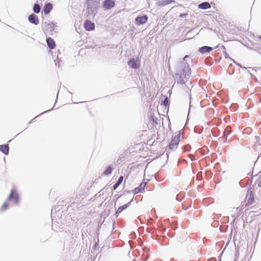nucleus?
I'll return each mask as SVG.
<instances>
[{
  "label": "nucleus",
  "instance_id": "nucleus-52",
  "mask_svg": "<svg viewBox=\"0 0 261 261\" xmlns=\"http://www.w3.org/2000/svg\"><path fill=\"white\" fill-rule=\"evenodd\" d=\"M42 1H43V0H37V2H39V1H40V2H41Z\"/></svg>",
  "mask_w": 261,
  "mask_h": 261
},
{
  "label": "nucleus",
  "instance_id": "nucleus-9",
  "mask_svg": "<svg viewBox=\"0 0 261 261\" xmlns=\"http://www.w3.org/2000/svg\"><path fill=\"white\" fill-rule=\"evenodd\" d=\"M128 65L134 69H139L140 67L139 60H136L135 58H131L127 62Z\"/></svg>",
  "mask_w": 261,
  "mask_h": 261
},
{
  "label": "nucleus",
  "instance_id": "nucleus-3",
  "mask_svg": "<svg viewBox=\"0 0 261 261\" xmlns=\"http://www.w3.org/2000/svg\"><path fill=\"white\" fill-rule=\"evenodd\" d=\"M254 200V195L252 192H250L249 193H247L246 199L243 202V203L241 206V208L240 207L236 208L237 211H239V212H241V210H243L245 207L251 205Z\"/></svg>",
  "mask_w": 261,
  "mask_h": 261
},
{
  "label": "nucleus",
  "instance_id": "nucleus-53",
  "mask_svg": "<svg viewBox=\"0 0 261 261\" xmlns=\"http://www.w3.org/2000/svg\"><path fill=\"white\" fill-rule=\"evenodd\" d=\"M54 61H55V65H56V66H57V63L56 62V60H54Z\"/></svg>",
  "mask_w": 261,
  "mask_h": 261
},
{
  "label": "nucleus",
  "instance_id": "nucleus-55",
  "mask_svg": "<svg viewBox=\"0 0 261 261\" xmlns=\"http://www.w3.org/2000/svg\"><path fill=\"white\" fill-rule=\"evenodd\" d=\"M191 31H189V32H188V33H187V34H189L190 33H191Z\"/></svg>",
  "mask_w": 261,
  "mask_h": 261
},
{
  "label": "nucleus",
  "instance_id": "nucleus-28",
  "mask_svg": "<svg viewBox=\"0 0 261 261\" xmlns=\"http://www.w3.org/2000/svg\"><path fill=\"white\" fill-rule=\"evenodd\" d=\"M220 131L219 130H217V129H216L215 130H212L213 135L215 137L218 136L219 134H220Z\"/></svg>",
  "mask_w": 261,
  "mask_h": 261
},
{
  "label": "nucleus",
  "instance_id": "nucleus-62",
  "mask_svg": "<svg viewBox=\"0 0 261 261\" xmlns=\"http://www.w3.org/2000/svg\"><path fill=\"white\" fill-rule=\"evenodd\" d=\"M56 101H57L56 100ZM55 105H56V103H54V106H55Z\"/></svg>",
  "mask_w": 261,
  "mask_h": 261
},
{
  "label": "nucleus",
  "instance_id": "nucleus-30",
  "mask_svg": "<svg viewBox=\"0 0 261 261\" xmlns=\"http://www.w3.org/2000/svg\"><path fill=\"white\" fill-rule=\"evenodd\" d=\"M97 1V0H86V4L93 3L98 4Z\"/></svg>",
  "mask_w": 261,
  "mask_h": 261
},
{
  "label": "nucleus",
  "instance_id": "nucleus-27",
  "mask_svg": "<svg viewBox=\"0 0 261 261\" xmlns=\"http://www.w3.org/2000/svg\"><path fill=\"white\" fill-rule=\"evenodd\" d=\"M223 54H224V55L225 56V59H229L230 61H232L233 63H236L235 60H234L233 59L230 58L229 57V55L226 53V51L225 50L223 51Z\"/></svg>",
  "mask_w": 261,
  "mask_h": 261
},
{
  "label": "nucleus",
  "instance_id": "nucleus-32",
  "mask_svg": "<svg viewBox=\"0 0 261 261\" xmlns=\"http://www.w3.org/2000/svg\"><path fill=\"white\" fill-rule=\"evenodd\" d=\"M191 149V146L189 144H187L184 146L185 151H189Z\"/></svg>",
  "mask_w": 261,
  "mask_h": 261
},
{
  "label": "nucleus",
  "instance_id": "nucleus-29",
  "mask_svg": "<svg viewBox=\"0 0 261 261\" xmlns=\"http://www.w3.org/2000/svg\"><path fill=\"white\" fill-rule=\"evenodd\" d=\"M230 108L232 111H236L238 108V105L237 104L234 103L231 106Z\"/></svg>",
  "mask_w": 261,
  "mask_h": 261
},
{
  "label": "nucleus",
  "instance_id": "nucleus-54",
  "mask_svg": "<svg viewBox=\"0 0 261 261\" xmlns=\"http://www.w3.org/2000/svg\"><path fill=\"white\" fill-rule=\"evenodd\" d=\"M258 38L261 39V35H259V37H258Z\"/></svg>",
  "mask_w": 261,
  "mask_h": 261
},
{
  "label": "nucleus",
  "instance_id": "nucleus-42",
  "mask_svg": "<svg viewBox=\"0 0 261 261\" xmlns=\"http://www.w3.org/2000/svg\"><path fill=\"white\" fill-rule=\"evenodd\" d=\"M254 80L255 82H257L258 84H259L260 82H258V79L256 77H254Z\"/></svg>",
  "mask_w": 261,
  "mask_h": 261
},
{
  "label": "nucleus",
  "instance_id": "nucleus-14",
  "mask_svg": "<svg viewBox=\"0 0 261 261\" xmlns=\"http://www.w3.org/2000/svg\"><path fill=\"white\" fill-rule=\"evenodd\" d=\"M53 4L50 3H45L43 8V11L45 15L48 14L50 11L53 10Z\"/></svg>",
  "mask_w": 261,
  "mask_h": 261
},
{
  "label": "nucleus",
  "instance_id": "nucleus-25",
  "mask_svg": "<svg viewBox=\"0 0 261 261\" xmlns=\"http://www.w3.org/2000/svg\"><path fill=\"white\" fill-rule=\"evenodd\" d=\"M231 133V130H230L229 127L227 126L223 132V135L228 137V136Z\"/></svg>",
  "mask_w": 261,
  "mask_h": 261
},
{
  "label": "nucleus",
  "instance_id": "nucleus-33",
  "mask_svg": "<svg viewBox=\"0 0 261 261\" xmlns=\"http://www.w3.org/2000/svg\"><path fill=\"white\" fill-rule=\"evenodd\" d=\"M188 13H180L179 15V17L180 18H185V17H186L187 16H188Z\"/></svg>",
  "mask_w": 261,
  "mask_h": 261
},
{
  "label": "nucleus",
  "instance_id": "nucleus-40",
  "mask_svg": "<svg viewBox=\"0 0 261 261\" xmlns=\"http://www.w3.org/2000/svg\"><path fill=\"white\" fill-rule=\"evenodd\" d=\"M189 156L190 158V159L192 160V161H194L195 160V159L194 158V156L192 154H189Z\"/></svg>",
  "mask_w": 261,
  "mask_h": 261
},
{
  "label": "nucleus",
  "instance_id": "nucleus-19",
  "mask_svg": "<svg viewBox=\"0 0 261 261\" xmlns=\"http://www.w3.org/2000/svg\"><path fill=\"white\" fill-rule=\"evenodd\" d=\"M123 180V176L121 175L118 178V179L116 183L113 186L112 189L113 190H116L118 187L121 184Z\"/></svg>",
  "mask_w": 261,
  "mask_h": 261
},
{
  "label": "nucleus",
  "instance_id": "nucleus-5",
  "mask_svg": "<svg viewBox=\"0 0 261 261\" xmlns=\"http://www.w3.org/2000/svg\"><path fill=\"white\" fill-rule=\"evenodd\" d=\"M74 202L70 205H68L67 207L61 205H56L54 208L55 212H59L61 211L62 213L64 212L65 211L67 212H70L71 211L74 210Z\"/></svg>",
  "mask_w": 261,
  "mask_h": 261
},
{
  "label": "nucleus",
  "instance_id": "nucleus-34",
  "mask_svg": "<svg viewBox=\"0 0 261 261\" xmlns=\"http://www.w3.org/2000/svg\"><path fill=\"white\" fill-rule=\"evenodd\" d=\"M194 132L196 133L200 134L202 132V130L197 127L194 128Z\"/></svg>",
  "mask_w": 261,
  "mask_h": 261
},
{
  "label": "nucleus",
  "instance_id": "nucleus-8",
  "mask_svg": "<svg viewBox=\"0 0 261 261\" xmlns=\"http://www.w3.org/2000/svg\"><path fill=\"white\" fill-rule=\"evenodd\" d=\"M7 200H13L15 204L18 203L19 200V196L15 189H13L11 190V193L7 198Z\"/></svg>",
  "mask_w": 261,
  "mask_h": 261
},
{
  "label": "nucleus",
  "instance_id": "nucleus-64",
  "mask_svg": "<svg viewBox=\"0 0 261 261\" xmlns=\"http://www.w3.org/2000/svg\"><path fill=\"white\" fill-rule=\"evenodd\" d=\"M259 85H261V81H260V83H259Z\"/></svg>",
  "mask_w": 261,
  "mask_h": 261
},
{
  "label": "nucleus",
  "instance_id": "nucleus-39",
  "mask_svg": "<svg viewBox=\"0 0 261 261\" xmlns=\"http://www.w3.org/2000/svg\"><path fill=\"white\" fill-rule=\"evenodd\" d=\"M53 109V108H51V109L50 110H47V111H45L43 112H42V113L40 114L39 115H38V116H40V115H41L42 114H44V113H47L48 112H49L50 111H51Z\"/></svg>",
  "mask_w": 261,
  "mask_h": 261
},
{
  "label": "nucleus",
  "instance_id": "nucleus-1",
  "mask_svg": "<svg viewBox=\"0 0 261 261\" xmlns=\"http://www.w3.org/2000/svg\"><path fill=\"white\" fill-rule=\"evenodd\" d=\"M189 59L192 61L189 55H186L178 64L175 75L178 84H185L190 76L191 68L187 61Z\"/></svg>",
  "mask_w": 261,
  "mask_h": 261
},
{
  "label": "nucleus",
  "instance_id": "nucleus-35",
  "mask_svg": "<svg viewBox=\"0 0 261 261\" xmlns=\"http://www.w3.org/2000/svg\"><path fill=\"white\" fill-rule=\"evenodd\" d=\"M237 66H238L239 67H241V68L242 69H247V68H246L245 66H242L241 64H240V63H237V62H236V63H234Z\"/></svg>",
  "mask_w": 261,
  "mask_h": 261
},
{
  "label": "nucleus",
  "instance_id": "nucleus-20",
  "mask_svg": "<svg viewBox=\"0 0 261 261\" xmlns=\"http://www.w3.org/2000/svg\"><path fill=\"white\" fill-rule=\"evenodd\" d=\"M114 170L113 167L111 165H109L106 167V169L104 170L102 174V175L106 176L109 175L112 173Z\"/></svg>",
  "mask_w": 261,
  "mask_h": 261
},
{
  "label": "nucleus",
  "instance_id": "nucleus-7",
  "mask_svg": "<svg viewBox=\"0 0 261 261\" xmlns=\"http://www.w3.org/2000/svg\"><path fill=\"white\" fill-rule=\"evenodd\" d=\"M115 1L114 0H104L102 6L104 10H110L115 6Z\"/></svg>",
  "mask_w": 261,
  "mask_h": 261
},
{
  "label": "nucleus",
  "instance_id": "nucleus-63",
  "mask_svg": "<svg viewBox=\"0 0 261 261\" xmlns=\"http://www.w3.org/2000/svg\"><path fill=\"white\" fill-rule=\"evenodd\" d=\"M73 103L76 104L77 103V102H73Z\"/></svg>",
  "mask_w": 261,
  "mask_h": 261
},
{
  "label": "nucleus",
  "instance_id": "nucleus-17",
  "mask_svg": "<svg viewBox=\"0 0 261 261\" xmlns=\"http://www.w3.org/2000/svg\"><path fill=\"white\" fill-rule=\"evenodd\" d=\"M0 151L5 155H8L9 153V146L8 144L0 145Z\"/></svg>",
  "mask_w": 261,
  "mask_h": 261
},
{
  "label": "nucleus",
  "instance_id": "nucleus-47",
  "mask_svg": "<svg viewBox=\"0 0 261 261\" xmlns=\"http://www.w3.org/2000/svg\"><path fill=\"white\" fill-rule=\"evenodd\" d=\"M138 218L140 219V221H141V222H142V218H141V216H139V217H138Z\"/></svg>",
  "mask_w": 261,
  "mask_h": 261
},
{
  "label": "nucleus",
  "instance_id": "nucleus-56",
  "mask_svg": "<svg viewBox=\"0 0 261 261\" xmlns=\"http://www.w3.org/2000/svg\"><path fill=\"white\" fill-rule=\"evenodd\" d=\"M53 210H53V208H52V209L51 210V212H51V213H53Z\"/></svg>",
  "mask_w": 261,
  "mask_h": 261
},
{
  "label": "nucleus",
  "instance_id": "nucleus-38",
  "mask_svg": "<svg viewBox=\"0 0 261 261\" xmlns=\"http://www.w3.org/2000/svg\"><path fill=\"white\" fill-rule=\"evenodd\" d=\"M165 2H166L167 5L171 3L172 2H174V1H172V0H165Z\"/></svg>",
  "mask_w": 261,
  "mask_h": 261
},
{
  "label": "nucleus",
  "instance_id": "nucleus-23",
  "mask_svg": "<svg viewBox=\"0 0 261 261\" xmlns=\"http://www.w3.org/2000/svg\"><path fill=\"white\" fill-rule=\"evenodd\" d=\"M161 105H164L165 108H169L170 105V99L167 96H165V98L164 100L162 101Z\"/></svg>",
  "mask_w": 261,
  "mask_h": 261
},
{
  "label": "nucleus",
  "instance_id": "nucleus-37",
  "mask_svg": "<svg viewBox=\"0 0 261 261\" xmlns=\"http://www.w3.org/2000/svg\"><path fill=\"white\" fill-rule=\"evenodd\" d=\"M191 95H190V103H189V112H188V116H189V113L190 112V109H191Z\"/></svg>",
  "mask_w": 261,
  "mask_h": 261
},
{
  "label": "nucleus",
  "instance_id": "nucleus-57",
  "mask_svg": "<svg viewBox=\"0 0 261 261\" xmlns=\"http://www.w3.org/2000/svg\"><path fill=\"white\" fill-rule=\"evenodd\" d=\"M218 47H219V45H217V46L216 47V48H218Z\"/></svg>",
  "mask_w": 261,
  "mask_h": 261
},
{
  "label": "nucleus",
  "instance_id": "nucleus-61",
  "mask_svg": "<svg viewBox=\"0 0 261 261\" xmlns=\"http://www.w3.org/2000/svg\"><path fill=\"white\" fill-rule=\"evenodd\" d=\"M56 101H57L56 100ZM55 105H56V103H54V106H55Z\"/></svg>",
  "mask_w": 261,
  "mask_h": 261
},
{
  "label": "nucleus",
  "instance_id": "nucleus-16",
  "mask_svg": "<svg viewBox=\"0 0 261 261\" xmlns=\"http://www.w3.org/2000/svg\"><path fill=\"white\" fill-rule=\"evenodd\" d=\"M46 42L47 46L49 49H54V48H55V47L56 46V43H55V41H54V40L52 38H51L50 37H47L46 39Z\"/></svg>",
  "mask_w": 261,
  "mask_h": 261
},
{
  "label": "nucleus",
  "instance_id": "nucleus-49",
  "mask_svg": "<svg viewBox=\"0 0 261 261\" xmlns=\"http://www.w3.org/2000/svg\"><path fill=\"white\" fill-rule=\"evenodd\" d=\"M36 117H35L33 119H32L31 121H30V122H29V124H30L31 123H32V121H33L35 118H36Z\"/></svg>",
  "mask_w": 261,
  "mask_h": 261
},
{
  "label": "nucleus",
  "instance_id": "nucleus-4",
  "mask_svg": "<svg viewBox=\"0 0 261 261\" xmlns=\"http://www.w3.org/2000/svg\"><path fill=\"white\" fill-rule=\"evenodd\" d=\"M43 31L45 35L47 36L48 35H52V33L54 30L55 27V24L54 22H50L47 23L46 22L43 23Z\"/></svg>",
  "mask_w": 261,
  "mask_h": 261
},
{
  "label": "nucleus",
  "instance_id": "nucleus-22",
  "mask_svg": "<svg viewBox=\"0 0 261 261\" xmlns=\"http://www.w3.org/2000/svg\"><path fill=\"white\" fill-rule=\"evenodd\" d=\"M33 10L34 13H39L41 10V6L37 3H35L33 5Z\"/></svg>",
  "mask_w": 261,
  "mask_h": 261
},
{
  "label": "nucleus",
  "instance_id": "nucleus-44",
  "mask_svg": "<svg viewBox=\"0 0 261 261\" xmlns=\"http://www.w3.org/2000/svg\"><path fill=\"white\" fill-rule=\"evenodd\" d=\"M152 214H153V215H152V218H156V216H155V213H152Z\"/></svg>",
  "mask_w": 261,
  "mask_h": 261
},
{
  "label": "nucleus",
  "instance_id": "nucleus-15",
  "mask_svg": "<svg viewBox=\"0 0 261 261\" xmlns=\"http://www.w3.org/2000/svg\"><path fill=\"white\" fill-rule=\"evenodd\" d=\"M213 50V48L212 47L208 46H203L199 48L198 51L201 54H204L210 53Z\"/></svg>",
  "mask_w": 261,
  "mask_h": 261
},
{
  "label": "nucleus",
  "instance_id": "nucleus-18",
  "mask_svg": "<svg viewBox=\"0 0 261 261\" xmlns=\"http://www.w3.org/2000/svg\"><path fill=\"white\" fill-rule=\"evenodd\" d=\"M133 201V198H132L128 203L124 204L123 205L119 206L115 212H122L124 210H126L130 205V203Z\"/></svg>",
  "mask_w": 261,
  "mask_h": 261
},
{
  "label": "nucleus",
  "instance_id": "nucleus-2",
  "mask_svg": "<svg viewBox=\"0 0 261 261\" xmlns=\"http://www.w3.org/2000/svg\"><path fill=\"white\" fill-rule=\"evenodd\" d=\"M180 133L178 132V134L172 137L171 140L168 145V149L173 150L177 148L180 141Z\"/></svg>",
  "mask_w": 261,
  "mask_h": 261
},
{
  "label": "nucleus",
  "instance_id": "nucleus-36",
  "mask_svg": "<svg viewBox=\"0 0 261 261\" xmlns=\"http://www.w3.org/2000/svg\"><path fill=\"white\" fill-rule=\"evenodd\" d=\"M222 139L223 140L224 143L227 142V136H226L223 135L222 137L219 138V139Z\"/></svg>",
  "mask_w": 261,
  "mask_h": 261
},
{
  "label": "nucleus",
  "instance_id": "nucleus-24",
  "mask_svg": "<svg viewBox=\"0 0 261 261\" xmlns=\"http://www.w3.org/2000/svg\"><path fill=\"white\" fill-rule=\"evenodd\" d=\"M156 5L158 7H162L167 5V3L165 2V0H161V1H159L157 2L156 3Z\"/></svg>",
  "mask_w": 261,
  "mask_h": 261
},
{
  "label": "nucleus",
  "instance_id": "nucleus-10",
  "mask_svg": "<svg viewBox=\"0 0 261 261\" xmlns=\"http://www.w3.org/2000/svg\"><path fill=\"white\" fill-rule=\"evenodd\" d=\"M148 19V17L146 15L142 16H138L135 19L136 23L138 25H142L145 23Z\"/></svg>",
  "mask_w": 261,
  "mask_h": 261
},
{
  "label": "nucleus",
  "instance_id": "nucleus-13",
  "mask_svg": "<svg viewBox=\"0 0 261 261\" xmlns=\"http://www.w3.org/2000/svg\"><path fill=\"white\" fill-rule=\"evenodd\" d=\"M28 20L31 23L35 25H37L39 22L38 17L34 13L29 16Z\"/></svg>",
  "mask_w": 261,
  "mask_h": 261
},
{
  "label": "nucleus",
  "instance_id": "nucleus-48",
  "mask_svg": "<svg viewBox=\"0 0 261 261\" xmlns=\"http://www.w3.org/2000/svg\"><path fill=\"white\" fill-rule=\"evenodd\" d=\"M248 68H252V67H248ZM252 70H254L255 71H256V70L255 69V68H254V67L252 68Z\"/></svg>",
  "mask_w": 261,
  "mask_h": 261
},
{
  "label": "nucleus",
  "instance_id": "nucleus-58",
  "mask_svg": "<svg viewBox=\"0 0 261 261\" xmlns=\"http://www.w3.org/2000/svg\"><path fill=\"white\" fill-rule=\"evenodd\" d=\"M249 212H251V213H253V212H255V211H250Z\"/></svg>",
  "mask_w": 261,
  "mask_h": 261
},
{
  "label": "nucleus",
  "instance_id": "nucleus-31",
  "mask_svg": "<svg viewBox=\"0 0 261 261\" xmlns=\"http://www.w3.org/2000/svg\"><path fill=\"white\" fill-rule=\"evenodd\" d=\"M182 195H183V194H181V193H180V194H179L177 195L176 196V200H178V201H181V199H182V198H183V197L184 196H183Z\"/></svg>",
  "mask_w": 261,
  "mask_h": 261
},
{
  "label": "nucleus",
  "instance_id": "nucleus-60",
  "mask_svg": "<svg viewBox=\"0 0 261 261\" xmlns=\"http://www.w3.org/2000/svg\"><path fill=\"white\" fill-rule=\"evenodd\" d=\"M166 154H167V155L168 156V152H167Z\"/></svg>",
  "mask_w": 261,
  "mask_h": 261
},
{
  "label": "nucleus",
  "instance_id": "nucleus-21",
  "mask_svg": "<svg viewBox=\"0 0 261 261\" xmlns=\"http://www.w3.org/2000/svg\"><path fill=\"white\" fill-rule=\"evenodd\" d=\"M211 7V4L208 2H203L199 4L198 8L205 10L210 8Z\"/></svg>",
  "mask_w": 261,
  "mask_h": 261
},
{
  "label": "nucleus",
  "instance_id": "nucleus-50",
  "mask_svg": "<svg viewBox=\"0 0 261 261\" xmlns=\"http://www.w3.org/2000/svg\"><path fill=\"white\" fill-rule=\"evenodd\" d=\"M222 48H223L224 49V50H225V47L224 46V45H222L221 46Z\"/></svg>",
  "mask_w": 261,
  "mask_h": 261
},
{
  "label": "nucleus",
  "instance_id": "nucleus-12",
  "mask_svg": "<svg viewBox=\"0 0 261 261\" xmlns=\"http://www.w3.org/2000/svg\"><path fill=\"white\" fill-rule=\"evenodd\" d=\"M86 31H91L95 29V24L89 20H85L84 24Z\"/></svg>",
  "mask_w": 261,
  "mask_h": 261
},
{
  "label": "nucleus",
  "instance_id": "nucleus-43",
  "mask_svg": "<svg viewBox=\"0 0 261 261\" xmlns=\"http://www.w3.org/2000/svg\"><path fill=\"white\" fill-rule=\"evenodd\" d=\"M257 186L258 187H261V179L258 182Z\"/></svg>",
  "mask_w": 261,
  "mask_h": 261
},
{
  "label": "nucleus",
  "instance_id": "nucleus-51",
  "mask_svg": "<svg viewBox=\"0 0 261 261\" xmlns=\"http://www.w3.org/2000/svg\"><path fill=\"white\" fill-rule=\"evenodd\" d=\"M58 91H59V90H58ZM58 93H59V92H58V93H57V95L56 101L57 100V98H58Z\"/></svg>",
  "mask_w": 261,
  "mask_h": 261
},
{
  "label": "nucleus",
  "instance_id": "nucleus-46",
  "mask_svg": "<svg viewBox=\"0 0 261 261\" xmlns=\"http://www.w3.org/2000/svg\"><path fill=\"white\" fill-rule=\"evenodd\" d=\"M125 192L127 193V194H129L132 191H126V190H125Z\"/></svg>",
  "mask_w": 261,
  "mask_h": 261
},
{
  "label": "nucleus",
  "instance_id": "nucleus-45",
  "mask_svg": "<svg viewBox=\"0 0 261 261\" xmlns=\"http://www.w3.org/2000/svg\"><path fill=\"white\" fill-rule=\"evenodd\" d=\"M247 72L248 74H249L251 76L253 77L254 76V75L253 74H252L249 71H247Z\"/></svg>",
  "mask_w": 261,
  "mask_h": 261
},
{
  "label": "nucleus",
  "instance_id": "nucleus-6",
  "mask_svg": "<svg viewBox=\"0 0 261 261\" xmlns=\"http://www.w3.org/2000/svg\"><path fill=\"white\" fill-rule=\"evenodd\" d=\"M98 4H88L87 5V10L89 15L94 16L97 12V7Z\"/></svg>",
  "mask_w": 261,
  "mask_h": 261
},
{
  "label": "nucleus",
  "instance_id": "nucleus-59",
  "mask_svg": "<svg viewBox=\"0 0 261 261\" xmlns=\"http://www.w3.org/2000/svg\"><path fill=\"white\" fill-rule=\"evenodd\" d=\"M58 66L59 67H60V64H59V63H58Z\"/></svg>",
  "mask_w": 261,
  "mask_h": 261
},
{
  "label": "nucleus",
  "instance_id": "nucleus-11",
  "mask_svg": "<svg viewBox=\"0 0 261 261\" xmlns=\"http://www.w3.org/2000/svg\"><path fill=\"white\" fill-rule=\"evenodd\" d=\"M147 184L146 182L143 181L140 185L139 186L135 188L133 191L132 192L134 194V195L138 194L143 193L144 191V188Z\"/></svg>",
  "mask_w": 261,
  "mask_h": 261
},
{
  "label": "nucleus",
  "instance_id": "nucleus-26",
  "mask_svg": "<svg viewBox=\"0 0 261 261\" xmlns=\"http://www.w3.org/2000/svg\"><path fill=\"white\" fill-rule=\"evenodd\" d=\"M8 201L7 200L4 202L2 206L1 207V211H4L7 210V208L8 207Z\"/></svg>",
  "mask_w": 261,
  "mask_h": 261
},
{
  "label": "nucleus",
  "instance_id": "nucleus-41",
  "mask_svg": "<svg viewBox=\"0 0 261 261\" xmlns=\"http://www.w3.org/2000/svg\"><path fill=\"white\" fill-rule=\"evenodd\" d=\"M255 139H256L257 142H258L260 141V138L259 137H258V136H256L255 137Z\"/></svg>",
  "mask_w": 261,
  "mask_h": 261
}]
</instances>
